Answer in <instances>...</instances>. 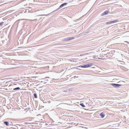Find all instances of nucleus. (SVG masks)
Listing matches in <instances>:
<instances>
[{
	"label": "nucleus",
	"mask_w": 129,
	"mask_h": 129,
	"mask_svg": "<svg viewBox=\"0 0 129 129\" xmlns=\"http://www.w3.org/2000/svg\"><path fill=\"white\" fill-rule=\"evenodd\" d=\"M92 65V63H90L89 64H86L84 66H80L78 67L80 68L81 67L82 68H88L91 66Z\"/></svg>",
	"instance_id": "1"
},
{
	"label": "nucleus",
	"mask_w": 129,
	"mask_h": 129,
	"mask_svg": "<svg viewBox=\"0 0 129 129\" xmlns=\"http://www.w3.org/2000/svg\"><path fill=\"white\" fill-rule=\"evenodd\" d=\"M67 4V3H64L62 4L59 7L57 8V9H56V10H55L53 12H55L56 11H57V10H58L59 9H60L62 7H63L64 6L66 5Z\"/></svg>",
	"instance_id": "2"
},
{
	"label": "nucleus",
	"mask_w": 129,
	"mask_h": 129,
	"mask_svg": "<svg viewBox=\"0 0 129 129\" xmlns=\"http://www.w3.org/2000/svg\"><path fill=\"white\" fill-rule=\"evenodd\" d=\"M111 85L112 86L114 87H119L121 86V85H120V84H113V83L111 84Z\"/></svg>",
	"instance_id": "3"
},
{
	"label": "nucleus",
	"mask_w": 129,
	"mask_h": 129,
	"mask_svg": "<svg viewBox=\"0 0 129 129\" xmlns=\"http://www.w3.org/2000/svg\"><path fill=\"white\" fill-rule=\"evenodd\" d=\"M13 85V84H11L9 86V90L10 91H13V88H14V86Z\"/></svg>",
	"instance_id": "4"
},
{
	"label": "nucleus",
	"mask_w": 129,
	"mask_h": 129,
	"mask_svg": "<svg viewBox=\"0 0 129 129\" xmlns=\"http://www.w3.org/2000/svg\"><path fill=\"white\" fill-rule=\"evenodd\" d=\"M74 39V37H71L70 38H67L64 39L63 41H68L73 40Z\"/></svg>",
	"instance_id": "5"
},
{
	"label": "nucleus",
	"mask_w": 129,
	"mask_h": 129,
	"mask_svg": "<svg viewBox=\"0 0 129 129\" xmlns=\"http://www.w3.org/2000/svg\"><path fill=\"white\" fill-rule=\"evenodd\" d=\"M118 20H116L114 21H110L107 22L106 23V24H108L113 23L116 22H117Z\"/></svg>",
	"instance_id": "6"
},
{
	"label": "nucleus",
	"mask_w": 129,
	"mask_h": 129,
	"mask_svg": "<svg viewBox=\"0 0 129 129\" xmlns=\"http://www.w3.org/2000/svg\"><path fill=\"white\" fill-rule=\"evenodd\" d=\"M109 11H105V12L104 13H103L102 15V16H103L104 15H105L107 14H108V13H109Z\"/></svg>",
	"instance_id": "7"
},
{
	"label": "nucleus",
	"mask_w": 129,
	"mask_h": 129,
	"mask_svg": "<svg viewBox=\"0 0 129 129\" xmlns=\"http://www.w3.org/2000/svg\"><path fill=\"white\" fill-rule=\"evenodd\" d=\"M100 115L102 118H104L105 116V114L103 112L100 113Z\"/></svg>",
	"instance_id": "8"
},
{
	"label": "nucleus",
	"mask_w": 129,
	"mask_h": 129,
	"mask_svg": "<svg viewBox=\"0 0 129 129\" xmlns=\"http://www.w3.org/2000/svg\"><path fill=\"white\" fill-rule=\"evenodd\" d=\"M20 89V88L19 87H17L16 88H13V90H18Z\"/></svg>",
	"instance_id": "9"
},
{
	"label": "nucleus",
	"mask_w": 129,
	"mask_h": 129,
	"mask_svg": "<svg viewBox=\"0 0 129 129\" xmlns=\"http://www.w3.org/2000/svg\"><path fill=\"white\" fill-rule=\"evenodd\" d=\"M34 96L35 97V98H37V94L36 93H34Z\"/></svg>",
	"instance_id": "10"
},
{
	"label": "nucleus",
	"mask_w": 129,
	"mask_h": 129,
	"mask_svg": "<svg viewBox=\"0 0 129 129\" xmlns=\"http://www.w3.org/2000/svg\"><path fill=\"white\" fill-rule=\"evenodd\" d=\"M4 123L7 125L8 126V122L5 121L4 122Z\"/></svg>",
	"instance_id": "11"
},
{
	"label": "nucleus",
	"mask_w": 129,
	"mask_h": 129,
	"mask_svg": "<svg viewBox=\"0 0 129 129\" xmlns=\"http://www.w3.org/2000/svg\"><path fill=\"white\" fill-rule=\"evenodd\" d=\"M80 105H81L83 107H85V105L83 104V103H81Z\"/></svg>",
	"instance_id": "12"
},
{
	"label": "nucleus",
	"mask_w": 129,
	"mask_h": 129,
	"mask_svg": "<svg viewBox=\"0 0 129 129\" xmlns=\"http://www.w3.org/2000/svg\"><path fill=\"white\" fill-rule=\"evenodd\" d=\"M11 61V62H14V60L13 59H12V60H11L10 59V60H9V62H10V61Z\"/></svg>",
	"instance_id": "13"
},
{
	"label": "nucleus",
	"mask_w": 129,
	"mask_h": 129,
	"mask_svg": "<svg viewBox=\"0 0 129 129\" xmlns=\"http://www.w3.org/2000/svg\"><path fill=\"white\" fill-rule=\"evenodd\" d=\"M4 23V22H0V25L1 26L2 24Z\"/></svg>",
	"instance_id": "14"
},
{
	"label": "nucleus",
	"mask_w": 129,
	"mask_h": 129,
	"mask_svg": "<svg viewBox=\"0 0 129 129\" xmlns=\"http://www.w3.org/2000/svg\"><path fill=\"white\" fill-rule=\"evenodd\" d=\"M80 127H82V128H87L86 127H83L81 126H80Z\"/></svg>",
	"instance_id": "15"
},
{
	"label": "nucleus",
	"mask_w": 129,
	"mask_h": 129,
	"mask_svg": "<svg viewBox=\"0 0 129 129\" xmlns=\"http://www.w3.org/2000/svg\"><path fill=\"white\" fill-rule=\"evenodd\" d=\"M125 42H126L128 44H129V42H128V41H125Z\"/></svg>",
	"instance_id": "16"
},
{
	"label": "nucleus",
	"mask_w": 129,
	"mask_h": 129,
	"mask_svg": "<svg viewBox=\"0 0 129 129\" xmlns=\"http://www.w3.org/2000/svg\"><path fill=\"white\" fill-rule=\"evenodd\" d=\"M12 65H14V64H13L12 63Z\"/></svg>",
	"instance_id": "17"
},
{
	"label": "nucleus",
	"mask_w": 129,
	"mask_h": 129,
	"mask_svg": "<svg viewBox=\"0 0 129 129\" xmlns=\"http://www.w3.org/2000/svg\"><path fill=\"white\" fill-rule=\"evenodd\" d=\"M10 2V1H8V2Z\"/></svg>",
	"instance_id": "18"
}]
</instances>
